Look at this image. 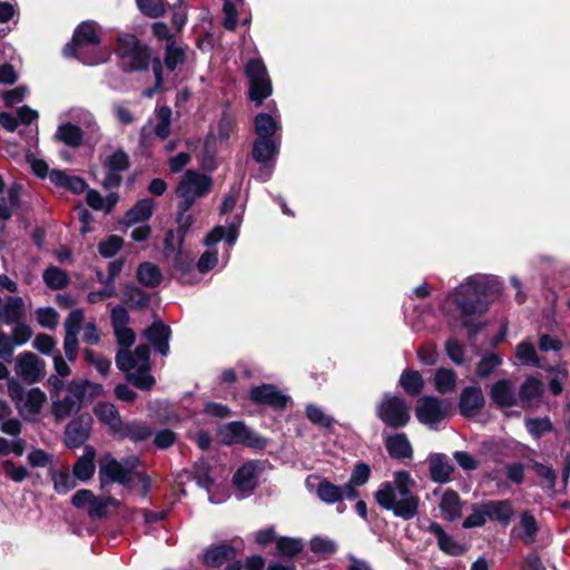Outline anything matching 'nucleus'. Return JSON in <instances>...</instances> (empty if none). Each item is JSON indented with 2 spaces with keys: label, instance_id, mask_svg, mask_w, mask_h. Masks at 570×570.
I'll return each instance as SVG.
<instances>
[{
  "label": "nucleus",
  "instance_id": "nucleus-1",
  "mask_svg": "<svg viewBox=\"0 0 570 570\" xmlns=\"http://www.w3.org/2000/svg\"><path fill=\"white\" fill-rule=\"evenodd\" d=\"M501 292L502 284L497 278L471 276L450 294V299L459 313L461 326L466 330L470 342L475 341L488 326V322L481 318L489 311L491 301Z\"/></svg>",
  "mask_w": 570,
  "mask_h": 570
},
{
  "label": "nucleus",
  "instance_id": "nucleus-2",
  "mask_svg": "<svg viewBox=\"0 0 570 570\" xmlns=\"http://www.w3.org/2000/svg\"><path fill=\"white\" fill-rule=\"evenodd\" d=\"M414 487L415 481L410 472L396 471L394 485L389 481L382 482L374 493V499L382 509L392 511L395 517L407 521L417 514L420 505V498L412 491Z\"/></svg>",
  "mask_w": 570,
  "mask_h": 570
},
{
  "label": "nucleus",
  "instance_id": "nucleus-3",
  "mask_svg": "<svg viewBox=\"0 0 570 570\" xmlns=\"http://www.w3.org/2000/svg\"><path fill=\"white\" fill-rule=\"evenodd\" d=\"M100 43L97 23L92 20L82 21L73 30L72 38L65 45L62 53L67 58H75L85 65L95 66L105 61L104 55L100 51H87L86 48Z\"/></svg>",
  "mask_w": 570,
  "mask_h": 570
},
{
  "label": "nucleus",
  "instance_id": "nucleus-4",
  "mask_svg": "<svg viewBox=\"0 0 570 570\" xmlns=\"http://www.w3.org/2000/svg\"><path fill=\"white\" fill-rule=\"evenodd\" d=\"M217 436L219 443L225 446L239 444L253 450H264L268 443L266 438L249 429L243 421L219 425Z\"/></svg>",
  "mask_w": 570,
  "mask_h": 570
},
{
  "label": "nucleus",
  "instance_id": "nucleus-5",
  "mask_svg": "<svg viewBox=\"0 0 570 570\" xmlns=\"http://www.w3.org/2000/svg\"><path fill=\"white\" fill-rule=\"evenodd\" d=\"M375 415L387 428L399 430L406 426L411 420L410 407L405 400L397 395L384 394L376 405Z\"/></svg>",
  "mask_w": 570,
  "mask_h": 570
},
{
  "label": "nucleus",
  "instance_id": "nucleus-6",
  "mask_svg": "<svg viewBox=\"0 0 570 570\" xmlns=\"http://www.w3.org/2000/svg\"><path fill=\"white\" fill-rule=\"evenodd\" d=\"M94 419L90 413L82 412L76 415L65 428L63 444L73 450L85 445L92 430Z\"/></svg>",
  "mask_w": 570,
  "mask_h": 570
},
{
  "label": "nucleus",
  "instance_id": "nucleus-7",
  "mask_svg": "<svg viewBox=\"0 0 570 570\" xmlns=\"http://www.w3.org/2000/svg\"><path fill=\"white\" fill-rule=\"evenodd\" d=\"M98 478L100 489L102 490L110 487L112 483H118L127 489L134 487L132 479L128 476L122 463L110 454H106L99 460Z\"/></svg>",
  "mask_w": 570,
  "mask_h": 570
},
{
  "label": "nucleus",
  "instance_id": "nucleus-8",
  "mask_svg": "<svg viewBox=\"0 0 570 570\" xmlns=\"http://www.w3.org/2000/svg\"><path fill=\"white\" fill-rule=\"evenodd\" d=\"M248 399L257 405H265L274 411H284L291 402V396L284 394L275 384L263 383L252 386Z\"/></svg>",
  "mask_w": 570,
  "mask_h": 570
},
{
  "label": "nucleus",
  "instance_id": "nucleus-9",
  "mask_svg": "<svg viewBox=\"0 0 570 570\" xmlns=\"http://www.w3.org/2000/svg\"><path fill=\"white\" fill-rule=\"evenodd\" d=\"M279 154V145L274 138H256L253 142L252 157L261 164V175L264 176V180H268L272 177V168L269 163L275 161Z\"/></svg>",
  "mask_w": 570,
  "mask_h": 570
},
{
  "label": "nucleus",
  "instance_id": "nucleus-10",
  "mask_svg": "<svg viewBox=\"0 0 570 570\" xmlns=\"http://www.w3.org/2000/svg\"><path fill=\"white\" fill-rule=\"evenodd\" d=\"M446 415V409L443 407L442 401L436 396L424 395L416 402L415 416L422 424L433 425L440 423Z\"/></svg>",
  "mask_w": 570,
  "mask_h": 570
},
{
  "label": "nucleus",
  "instance_id": "nucleus-11",
  "mask_svg": "<svg viewBox=\"0 0 570 570\" xmlns=\"http://www.w3.org/2000/svg\"><path fill=\"white\" fill-rule=\"evenodd\" d=\"M46 362L32 352H23L17 357L16 370L21 379L33 384L45 376Z\"/></svg>",
  "mask_w": 570,
  "mask_h": 570
},
{
  "label": "nucleus",
  "instance_id": "nucleus-12",
  "mask_svg": "<svg viewBox=\"0 0 570 570\" xmlns=\"http://www.w3.org/2000/svg\"><path fill=\"white\" fill-rule=\"evenodd\" d=\"M175 230L168 229L165 233L164 238V253L166 256L175 254L173 261V267L181 275H188L194 271V259L189 254L183 252V247L177 244L175 245Z\"/></svg>",
  "mask_w": 570,
  "mask_h": 570
},
{
  "label": "nucleus",
  "instance_id": "nucleus-13",
  "mask_svg": "<svg viewBox=\"0 0 570 570\" xmlns=\"http://www.w3.org/2000/svg\"><path fill=\"white\" fill-rule=\"evenodd\" d=\"M485 405V397L482 389L479 385L465 386L459 396L458 407L459 413L465 417L471 419L480 413Z\"/></svg>",
  "mask_w": 570,
  "mask_h": 570
},
{
  "label": "nucleus",
  "instance_id": "nucleus-14",
  "mask_svg": "<svg viewBox=\"0 0 570 570\" xmlns=\"http://www.w3.org/2000/svg\"><path fill=\"white\" fill-rule=\"evenodd\" d=\"M237 550L228 542L213 543L200 556L202 563L207 568H220L228 561L236 559Z\"/></svg>",
  "mask_w": 570,
  "mask_h": 570
},
{
  "label": "nucleus",
  "instance_id": "nucleus-15",
  "mask_svg": "<svg viewBox=\"0 0 570 570\" xmlns=\"http://www.w3.org/2000/svg\"><path fill=\"white\" fill-rule=\"evenodd\" d=\"M544 391V384L540 379L529 376L519 387L518 404L524 410L537 407L543 397Z\"/></svg>",
  "mask_w": 570,
  "mask_h": 570
},
{
  "label": "nucleus",
  "instance_id": "nucleus-16",
  "mask_svg": "<svg viewBox=\"0 0 570 570\" xmlns=\"http://www.w3.org/2000/svg\"><path fill=\"white\" fill-rule=\"evenodd\" d=\"M154 434L150 425L141 421H122L119 429L115 433L118 441L129 440L134 443H139L148 440Z\"/></svg>",
  "mask_w": 570,
  "mask_h": 570
},
{
  "label": "nucleus",
  "instance_id": "nucleus-17",
  "mask_svg": "<svg viewBox=\"0 0 570 570\" xmlns=\"http://www.w3.org/2000/svg\"><path fill=\"white\" fill-rule=\"evenodd\" d=\"M491 401L500 409L518 405V395L511 380L501 379L494 382L490 389Z\"/></svg>",
  "mask_w": 570,
  "mask_h": 570
},
{
  "label": "nucleus",
  "instance_id": "nucleus-18",
  "mask_svg": "<svg viewBox=\"0 0 570 570\" xmlns=\"http://www.w3.org/2000/svg\"><path fill=\"white\" fill-rule=\"evenodd\" d=\"M428 532L436 537L438 547L443 553L451 557H460L465 553V547L448 534L440 523L432 521L428 527Z\"/></svg>",
  "mask_w": 570,
  "mask_h": 570
},
{
  "label": "nucleus",
  "instance_id": "nucleus-19",
  "mask_svg": "<svg viewBox=\"0 0 570 570\" xmlns=\"http://www.w3.org/2000/svg\"><path fill=\"white\" fill-rule=\"evenodd\" d=\"M428 462L430 479L433 482L444 484L451 480L454 468L445 454L433 453L429 456Z\"/></svg>",
  "mask_w": 570,
  "mask_h": 570
},
{
  "label": "nucleus",
  "instance_id": "nucleus-20",
  "mask_svg": "<svg viewBox=\"0 0 570 570\" xmlns=\"http://www.w3.org/2000/svg\"><path fill=\"white\" fill-rule=\"evenodd\" d=\"M150 294L140 287L129 283L121 291L120 302L131 311H144L150 304Z\"/></svg>",
  "mask_w": 570,
  "mask_h": 570
},
{
  "label": "nucleus",
  "instance_id": "nucleus-21",
  "mask_svg": "<svg viewBox=\"0 0 570 570\" xmlns=\"http://www.w3.org/2000/svg\"><path fill=\"white\" fill-rule=\"evenodd\" d=\"M484 514L491 520L508 525L513 517L514 510L510 500H489L482 502Z\"/></svg>",
  "mask_w": 570,
  "mask_h": 570
},
{
  "label": "nucleus",
  "instance_id": "nucleus-22",
  "mask_svg": "<svg viewBox=\"0 0 570 570\" xmlns=\"http://www.w3.org/2000/svg\"><path fill=\"white\" fill-rule=\"evenodd\" d=\"M178 185H184L185 189H188L196 197H203L210 191L213 180L207 175L188 169Z\"/></svg>",
  "mask_w": 570,
  "mask_h": 570
},
{
  "label": "nucleus",
  "instance_id": "nucleus-23",
  "mask_svg": "<svg viewBox=\"0 0 570 570\" xmlns=\"http://www.w3.org/2000/svg\"><path fill=\"white\" fill-rule=\"evenodd\" d=\"M233 483L242 492H254L258 487L255 463L248 461L238 468L233 475Z\"/></svg>",
  "mask_w": 570,
  "mask_h": 570
},
{
  "label": "nucleus",
  "instance_id": "nucleus-24",
  "mask_svg": "<svg viewBox=\"0 0 570 570\" xmlns=\"http://www.w3.org/2000/svg\"><path fill=\"white\" fill-rule=\"evenodd\" d=\"M24 302L20 296H8L6 303L0 306V321L6 325L24 320Z\"/></svg>",
  "mask_w": 570,
  "mask_h": 570
},
{
  "label": "nucleus",
  "instance_id": "nucleus-25",
  "mask_svg": "<svg viewBox=\"0 0 570 570\" xmlns=\"http://www.w3.org/2000/svg\"><path fill=\"white\" fill-rule=\"evenodd\" d=\"M94 414L97 416L99 422L107 425L112 435L117 432L120 424L122 423V419L120 416L117 407L109 402H98L94 409Z\"/></svg>",
  "mask_w": 570,
  "mask_h": 570
},
{
  "label": "nucleus",
  "instance_id": "nucleus-26",
  "mask_svg": "<svg viewBox=\"0 0 570 570\" xmlns=\"http://www.w3.org/2000/svg\"><path fill=\"white\" fill-rule=\"evenodd\" d=\"M95 458V448L92 445H86L83 455L77 460L72 468L76 480L86 482L94 476L96 470Z\"/></svg>",
  "mask_w": 570,
  "mask_h": 570
},
{
  "label": "nucleus",
  "instance_id": "nucleus-27",
  "mask_svg": "<svg viewBox=\"0 0 570 570\" xmlns=\"http://www.w3.org/2000/svg\"><path fill=\"white\" fill-rule=\"evenodd\" d=\"M385 448L392 459H411L413 456L412 445L405 433L390 435L385 440Z\"/></svg>",
  "mask_w": 570,
  "mask_h": 570
},
{
  "label": "nucleus",
  "instance_id": "nucleus-28",
  "mask_svg": "<svg viewBox=\"0 0 570 570\" xmlns=\"http://www.w3.org/2000/svg\"><path fill=\"white\" fill-rule=\"evenodd\" d=\"M439 507L444 519L449 522H453L462 515V500L459 493L452 489L444 491Z\"/></svg>",
  "mask_w": 570,
  "mask_h": 570
},
{
  "label": "nucleus",
  "instance_id": "nucleus-29",
  "mask_svg": "<svg viewBox=\"0 0 570 570\" xmlns=\"http://www.w3.org/2000/svg\"><path fill=\"white\" fill-rule=\"evenodd\" d=\"M163 273L158 265L151 262H142L136 271V279L144 287L155 288L163 282Z\"/></svg>",
  "mask_w": 570,
  "mask_h": 570
},
{
  "label": "nucleus",
  "instance_id": "nucleus-30",
  "mask_svg": "<svg viewBox=\"0 0 570 570\" xmlns=\"http://www.w3.org/2000/svg\"><path fill=\"white\" fill-rule=\"evenodd\" d=\"M424 380L422 374L416 370H404L399 379V386L409 396H419L424 389Z\"/></svg>",
  "mask_w": 570,
  "mask_h": 570
},
{
  "label": "nucleus",
  "instance_id": "nucleus-31",
  "mask_svg": "<svg viewBox=\"0 0 570 570\" xmlns=\"http://www.w3.org/2000/svg\"><path fill=\"white\" fill-rule=\"evenodd\" d=\"M56 139L71 148H79L83 142V130L71 122L61 124L55 135Z\"/></svg>",
  "mask_w": 570,
  "mask_h": 570
},
{
  "label": "nucleus",
  "instance_id": "nucleus-32",
  "mask_svg": "<svg viewBox=\"0 0 570 570\" xmlns=\"http://www.w3.org/2000/svg\"><path fill=\"white\" fill-rule=\"evenodd\" d=\"M129 55V68L132 71H147L150 66L151 50L147 45L141 42H134L131 52H125Z\"/></svg>",
  "mask_w": 570,
  "mask_h": 570
},
{
  "label": "nucleus",
  "instance_id": "nucleus-33",
  "mask_svg": "<svg viewBox=\"0 0 570 570\" xmlns=\"http://www.w3.org/2000/svg\"><path fill=\"white\" fill-rule=\"evenodd\" d=\"M316 494L318 499L326 504H334L343 501L344 499V490L326 478L320 480L316 488Z\"/></svg>",
  "mask_w": 570,
  "mask_h": 570
},
{
  "label": "nucleus",
  "instance_id": "nucleus-34",
  "mask_svg": "<svg viewBox=\"0 0 570 570\" xmlns=\"http://www.w3.org/2000/svg\"><path fill=\"white\" fill-rule=\"evenodd\" d=\"M154 213V200L144 198L138 200L127 213L126 219L128 224H136L148 220Z\"/></svg>",
  "mask_w": 570,
  "mask_h": 570
},
{
  "label": "nucleus",
  "instance_id": "nucleus-35",
  "mask_svg": "<svg viewBox=\"0 0 570 570\" xmlns=\"http://www.w3.org/2000/svg\"><path fill=\"white\" fill-rule=\"evenodd\" d=\"M49 474L53 483V490L58 494H67L77 487L76 478L69 473L68 469L58 471L52 468Z\"/></svg>",
  "mask_w": 570,
  "mask_h": 570
},
{
  "label": "nucleus",
  "instance_id": "nucleus-36",
  "mask_svg": "<svg viewBox=\"0 0 570 570\" xmlns=\"http://www.w3.org/2000/svg\"><path fill=\"white\" fill-rule=\"evenodd\" d=\"M272 81L268 77L249 82V99L256 107L262 106L263 101L272 95Z\"/></svg>",
  "mask_w": 570,
  "mask_h": 570
},
{
  "label": "nucleus",
  "instance_id": "nucleus-37",
  "mask_svg": "<svg viewBox=\"0 0 570 570\" xmlns=\"http://www.w3.org/2000/svg\"><path fill=\"white\" fill-rule=\"evenodd\" d=\"M256 138H274L278 125L275 119L266 112H259L254 118Z\"/></svg>",
  "mask_w": 570,
  "mask_h": 570
},
{
  "label": "nucleus",
  "instance_id": "nucleus-38",
  "mask_svg": "<svg viewBox=\"0 0 570 570\" xmlns=\"http://www.w3.org/2000/svg\"><path fill=\"white\" fill-rule=\"evenodd\" d=\"M520 527L522 531L518 534V538L524 544H532L535 541L537 533L539 531L538 522L533 514L529 511H524L520 515Z\"/></svg>",
  "mask_w": 570,
  "mask_h": 570
},
{
  "label": "nucleus",
  "instance_id": "nucleus-39",
  "mask_svg": "<svg viewBox=\"0 0 570 570\" xmlns=\"http://www.w3.org/2000/svg\"><path fill=\"white\" fill-rule=\"evenodd\" d=\"M456 380L458 376L454 370L440 367L434 374V387L441 394L452 392L456 385Z\"/></svg>",
  "mask_w": 570,
  "mask_h": 570
},
{
  "label": "nucleus",
  "instance_id": "nucleus-40",
  "mask_svg": "<svg viewBox=\"0 0 570 570\" xmlns=\"http://www.w3.org/2000/svg\"><path fill=\"white\" fill-rule=\"evenodd\" d=\"M42 278L45 284L51 289H63L68 286L70 278L66 271L49 266L43 271Z\"/></svg>",
  "mask_w": 570,
  "mask_h": 570
},
{
  "label": "nucleus",
  "instance_id": "nucleus-41",
  "mask_svg": "<svg viewBox=\"0 0 570 570\" xmlns=\"http://www.w3.org/2000/svg\"><path fill=\"white\" fill-rule=\"evenodd\" d=\"M76 401L66 395L63 399L56 397L52 400L51 414L57 422L70 416L73 412H78Z\"/></svg>",
  "mask_w": 570,
  "mask_h": 570
},
{
  "label": "nucleus",
  "instance_id": "nucleus-42",
  "mask_svg": "<svg viewBox=\"0 0 570 570\" xmlns=\"http://www.w3.org/2000/svg\"><path fill=\"white\" fill-rule=\"evenodd\" d=\"M528 433L535 440L553 431V424L549 416L528 417L524 421Z\"/></svg>",
  "mask_w": 570,
  "mask_h": 570
},
{
  "label": "nucleus",
  "instance_id": "nucleus-43",
  "mask_svg": "<svg viewBox=\"0 0 570 570\" xmlns=\"http://www.w3.org/2000/svg\"><path fill=\"white\" fill-rule=\"evenodd\" d=\"M210 472L212 466L208 462L202 459L193 465V480L196 481L198 487L209 490L214 485V479Z\"/></svg>",
  "mask_w": 570,
  "mask_h": 570
},
{
  "label": "nucleus",
  "instance_id": "nucleus-44",
  "mask_svg": "<svg viewBox=\"0 0 570 570\" xmlns=\"http://www.w3.org/2000/svg\"><path fill=\"white\" fill-rule=\"evenodd\" d=\"M304 546L301 539L279 537L276 540V549L281 557L293 558L302 552Z\"/></svg>",
  "mask_w": 570,
  "mask_h": 570
},
{
  "label": "nucleus",
  "instance_id": "nucleus-45",
  "mask_svg": "<svg viewBox=\"0 0 570 570\" xmlns=\"http://www.w3.org/2000/svg\"><path fill=\"white\" fill-rule=\"evenodd\" d=\"M170 335V327L166 325L163 321H155L148 328L145 330V336L151 343L153 346L158 344L159 342L169 340Z\"/></svg>",
  "mask_w": 570,
  "mask_h": 570
},
{
  "label": "nucleus",
  "instance_id": "nucleus-46",
  "mask_svg": "<svg viewBox=\"0 0 570 570\" xmlns=\"http://www.w3.org/2000/svg\"><path fill=\"white\" fill-rule=\"evenodd\" d=\"M118 501L114 497H96L91 500L88 508V515L90 518L104 519L108 514V507L116 505Z\"/></svg>",
  "mask_w": 570,
  "mask_h": 570
},
{
  "label": "nucleus",
  "instance_id": "nucleus-47",
  "mask_svg": "<svg viewBox=\"0 0 570 570\" xmlns=\"http://www.w3.org/2000/svg\"><path fill=\"white\" fill-rule=\"evenodd\" d=\"M186 60V52L181 47H176L175 42L166 45L165 66L168 70L174 71L179 65Z\"/></svg>",
  "mask_w": 570,
  "mask_h": 570
},
{
  "label": "nucleus",
  "instance_id": "nucleus-48",
  "mask_svg": "<svg viewBox=\"0 0 570 570\" xmlns=\"http://www.w3.org/2000/svg\"><path fill=\"white\" fill-rule=\"evenodd\" d=\"M105 167L111 171H126L130 167V159L128 154L121 148L117 149L115 153L107 157Z\"/></svg>",
  "mask_w": 570,
  "mask_h": 570
},
{
  "label": "nucleus",
  "instance_id": "nucleus-49",
  "mask_svg": "<svg viewBox=\"0 0 570 570\" xmlns=\"http://www.w3.org/2000/svg\"><path fill=\"white\" fill-rule=\"evenodd\" d=\"M306 417L315 425H318L323 429H331L334 424V419L330 415H326L323 410L314 404H308L305 410Z\"/></svg>",
  "mask_w": 570,
  "mask_h": 570
},
{
  "label": "nucleus",
  "instance_id": "nucleus-50",
  "mask_svg": "<svg viewBox=\"0 0 570 570\" xmlns=\"http://www.w3.org/2000/svg\"><path fill=\"white\" fill-rule=\"evenodd\" d=\"M86 385L83 379H73L67 383V395H70L77 404V410H81L86 402Z\"/></svg>",
  "mask_w": 570,
  "mask_h": 570
},
{
  "label": "nucleus",
  "instance_id": "nucleus-51",
  "mask_svg": "<svg viewBox=\"0 0 570 570\" xmlns=\"http://www.w3.org/2000/svg\"><path fill=\"white\" fill-rule=\"evenodd\" d=\"M136 2L140 12L148 18H160L166 12L163 0H136Z\"/></svg>",
  "mask_w": 570,
  "mask_h": 570
},
{
  "label": "nucleus",
  "instance_id": "nucleus-52",
  "mask_svg": "<svg viewBox=\"0 0 570 570\" xmlns=\"http://www.w3.org/2000/svg\"><path fill=\"white\" fill-rule=\"evenodd\" d=\"M502 360L501 357L495 353H489L480 360V362L476 365V375L481 379L489 377L495 367H498L501 364Z\"/></svg>",
  "mask_w": 570,
  "mask_h": 570
},
{
  "label": "nucleus",
  "instance_id": "nucleus-53",
  "mask_svg": "<svg viewBox=\"0 0 570 570\" xmlns=\"http://www.w3.org/2000/svg\"><path fill=\"white\" fill-rule=\"evenodd\" d=\"M309 549L315 554L332 556L336 552V543L321 535H315L309 541Z\"/></svg>",
  "mask_w": 570,
  "mask_h": 570
},
{
  "label": "nucleus",
  "instance_id": "nucleus-54",
  "mask_svg": "<svg viewBox=\"0 0 570 570\" xmlns=\"http://www.w3.org/2000/svg\"><path fill=\"white\" fill-rule=\"evenodd\" d=\"M195 216L193 214H176L175 223L177 225V243L180 247L184 246L185 238L189 233L191 226L195 224Z\"/></svg>",
  "mask_w": 570,
  "mask_h": 570
},
{
  "label": "nucleus",
  "instance_id": "nucleus-55",
  "mask_svg": "<svg viewBox=\"0 0 570 570\" xmlns=\"http://www.w3.org/2000/svg\"><path fill=\"white\" fill-rule=\"evenodd\" d=\"M124 239L117 235H110L98 244V252L105 258L114 257L122 247Z\"/></svg>",
  "mask_w": 570,
  "mask_h": 570
},
{
  "label": "nucleus",
  "instance_id": "nucleus-56",
  "mask_svg": "<svg viewBox=\"0 0 570 570\" xmlns=\"http://www.w3.org/2000/svg\"><path fill=\"white\" fill-rule=\"evenodd\" d=\"M47 401V396L45 392H42L39 387H32L26 395L24 406L31 414H38Z\"/></svg>",
  "mask_w": 570,
  "mask_h": 570
},
{
  "label": "nucleus",
  "instance_id": "nucleus-57",
  "mask_svg": "<svg viewBox=\"0 0 570 570\" xmlns=\"http://www.w3.org/2000/svg\"><path fill=\"white\" fill-rule=\"evenodd\" d=\"M515 356L523 363L540 366L535 348L530 342H521L517 345Z\"/></svg>",
  "mask_w": 570,
  "mask_h": 570
},
{
  "label": "nucleus",
  "instance_id": "nucleus-58",
  "mask_svg": "<svg viewBox=\"0 0 570 570\" xmlns=\"http://www.w3.org/2000/svg\"><path fill=\"white\" fill-rule=\"evenodd\" d=\"M12 334L10 335L13 345L21 346L26 344L33 334L32 328L28 325L24 320L13 323Z\"/></svg>",
  "mask_w": 570,
  "mask_h": 570
},
{
  "label": "nucleus",
  "instance_id": "nucleus-59",
  "mask_svg": "<svg viewBox=\"0 0 570 570\" xmlns=\"http://www.w3.org/2000/svg\"><path fill=\"white\" fill-rule=\"evenodd\" d=\"M83 322V312L80 308L72 309L65 321V335L78 336Z\"/></svg>",
  "mask_w": 570,
  "mask_h": 570
},
{
  "label": "nucleus",
  "instance_id": "nucleus-60",
  "mask_svg": "<svg viewBox=\"0 0 570 570\" xmlns=\"http://www.w3.org/2000/svg\"><path fill=\"white\" fill-rule=\"evenodd\" d=\"M487 518L488 517L487 514H484V508H482V503H473L472 513L464 519L462 528H481L487 523Z\"/></svg>",
  "mask_w": 570,
  "mask_h": 570
},
{
  "label": "nucleus",
  "instance_id": "nucleus-61",
  "mask_svg": "<svg viewBox=\"0 0 570 570\" xmlns=\"http://www.w3.org/2000/svg\"><path fill=\"white\" fill-rule=\"evenodd\" d=\"M4 474L13 482H22L29 476V470L23 465H17L12 460L2 462Z\"/></svg>",
  "mask_w": 570,
  "mask_h": 570
},
{
  "label": "nucleus",
  "instance_id": "nucleus-62",
  "mask_svg": "<svg viewBox=\"0 0 570 570\" xmlns=\"http://www.w3.org/2000/svg\"><path fill=\"white\" fill-rule=\"evenodd\" d=\"M245 75L249 82L268 77L266 66L262 59H249L245 65Z\"/></svg>",
  "mask_w": 570,
  "mask_h": 570
},
{
  "label": "nucleus",
  "instance_id": "nucleus-63",
  "mask_svg": "<svg viewBox=\"0 0 570 570\" xmlns=\"http://www.w3.org/2000/svg\"><path fill=\"white\" fill-rule=\"evenodd\" d=\"M176 193L177 196L179 197L176 214H188V212L195 204L196 196L193 195V193H190L188 189H185L184 185H178Z\"/></svg>",
  "mask_w": 570,
  "mask_h": 570
},
{
  "label": "nucleus",
  "instance_id": "nucleus-64",
  "mask_svg": "<svg viewBox=\"0 0 570 570\" xmlns=\"http://www.w3.org/2000/svg\"><path fill=\"white\" fill-rule=\"evenodd\" d=\"M38 323L46 328H55L58 324V313L53 307H39L36 311Z\"/></svg>",
  "mask_w": 570,
  "mask_h": 570
}]
</instances>
